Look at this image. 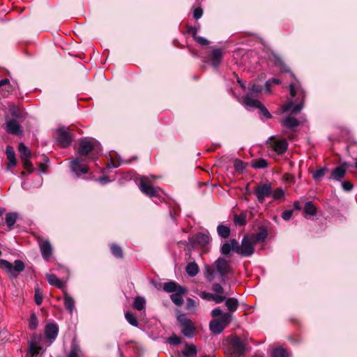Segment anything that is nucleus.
<instances>
[{"mask_svg":"<svg viewBox=\"0 0 357 357\" xmlns=\"http://www.w3.org/2000/svg\"><path fill=\"white\" fill-rule=\"evenodd\" d=\"M163 290L167 293H174L170 296V298L177 306H181L183 303V296L188 292L185 287L174 281L165 282Z\"/></svg>","mask_w":357,"mask_h":357,"instance_id":"2","label":"nucleus"},{"mask_svg":"<svg viewBox=\"0 0 357 357\" xmlns=\"http://www.w3.org/2000/svg\"><path fill=\"white\" fill-rule=\"evenodd\" d=\"M40 250L43 259L48 261L52 254V248L48 241H40L39 243Z\"/></svg>","mask_w":357,"mask_h":357,"instance_id":"22","label":"nucleus"},{"mask_svg":"<svg viewBox=\"0 0 357 357\" xmlns=\"http://www.w3.org/2000/svg\"><path fill=\"white\" fill-rule=\"evenodd\" d=\"M247 212L244 211L240 213V215L235 214L234 218V222L235 225L238 226H245L247 223Z\"/></svg>","mask_w":357,"mask_h":357,"instance_id":"38","label":"nucleus"},{"mask_svg":"<svg viewBox=\"0 0 357 357\" xmlns=\"http://www.w3.org/2000/svg\"><path fill=\"white\" fill-rule=\"evenodd\" d=\"M267 229L264 226H261L259 228V231L252 236V240L255 244L259 242H264L267 238Z\"/></svg>","mask_w":357,"mask_h":357,"instance_id":"27","label":"nucleus"},{"mask_svg":"<svg viewBox=\"0 0 357 357\" xmlns=\"http://www.w3.org/2000/svg\"><path fill=\"white\" fill-rule=\"evenodd\" d=\"M342 188L344 191L349 192L354 188L353 183L349 181H344L342 182Z\"/></svg>","mask_w":357,"mask_h":357,"instance_id":"53","label":"nucleus"},{"mask_svg":"<svg viewBox=\"0 0 357 357\" xmlns=\"http://www.w3.org/2000/svg\"><path fill=\"white\" fill-rule=\"evenodd\" d=\"M247 163L240 159H235L234 162V167L236 172H242L245 169Z\"/></svg>","mask_w":357,"mask_h":357,"instance_id":"44","label":"nucleus"},{"mask_svg":"<svg viewBox=\"0 0 357 357\" xmlns=\"http://www.w3.org/2000/svg\"><path fill=\"white\" fill-rule=\"evenodd\" d=\"M225 306L229 310V313H231L232 314V313L234 312L238 309L239 306V303L238 299L236 298H227L225 301Z\"/></svg>","mask_w":357,"mask_h":357,"instance_id":"31","label":"nucleus"},{"mask_svg":"<svg viewBox=\"0 0 357 357\" xmlns=\"http://www.w3.org/2000/svg\"><path fill=\"white\" fill-rule=\"evenodd\" d=\"M64 305L66 310L70 313L73 314V312L75 308V301L74 299L67 293L64 292Z\"/></svg>","mask_w":357,"mask_h":357,"instance_id":"33","label":"nucleus"},{"mask_svg":"<svg viewBox=\"0 0 357 357\" xmlns=\"http://www.w3.org/2000/svg\"><path fill=\"white\" fill-rule=\"evenodd\" d=\"M17 219V213H8L6 215L5 221L9 229H12Z\"/></svg>","mask_w":357,"mask_h":357,"instance_id":"37","label":"nucleus"},{"mask_svg":"<svg viewBox=\"0 0 357 357\" xmlns=\"http://www.w3.org/2000/svg\"><path fill=\"white\" fill-rule=\"evenodd\" d=\"M271 56L273 65L279 68L281 73H289L291 77H294V74L291 71L290 68L285 63L281 56L275 53H272Z\"/></svg>","mask_w":357,"mask_h":357,"instance_id":"17","label":"nucleus"},{"mask_svg":"<svg viewBox=\"0 0 357 357\" xmlns=\"http://www.w3.org/2000/svg\"><path fill=\"white\" fill-rule=\"evenodd\" d=\"M270 146L279 155L284 154L288 149V143L286 139H277L272 136L268 139Z\"/></svg>","mask_w":357,"mask_h":357,"instance_id":"13","label":"nucleus"},{"mask_svg":"<svg viewBox=\"0 0 357 357\" xmlns=\"http://www.w3.org/2000/svg\"><path fill=\"white\" fill-rule=\"evenodd\" d=\"M178 320L182 326L181 333L187 337H192L195 332V327L191 320L184 316L178 317Z\"/></svg>","mask_w":357,"mask_h":357,"instance_id":"12","label":"nucleus"},{"mask_svg":"<svg viewBox=\"0 0 357 357\" xmlns=\"http://www.w3.org/2000/svg\"><path fill=\"white\" fill-rule=\"evenodd\" d=\"M10 84V80L7 78L0 80V87Z\"/></svg>","mask_w":357,"mask_h":357,"instance_id":"64","label":"nucleus"},{"mask_svg":"<svg viewBox=\"0 0 357 357\" xmlns=\"http://www.w3.org/2000/svg\"><path fill=\"white\" fill-rule=\"evenodd\" d=\"M146 304V301L144 297L142 296H135V310H138L141 312L139 317L144 319L142 317L143 314H145V307Z\"/></svg>","mask_w":357,"mask_h":357,"instance_id":"28","label":"nucleus"},{"mask_svg":"<svg viewBox=\"0 0 357 357\" xmlns=\"http://www.w3.org/2000/svg\"><path fill=\"white\" fill-rule=\"evenodd\" d=\"M168 342L170 344L177 345L181 342V338L178 335L173 334L168 338Z\"/></svg>","mask_w":357,"mask_h":357,"instance_id":"50","label":"nucleus"},{"mask_svg":"<svg viewBox=\"0 0 357 357\" xmlns=\"http://www.w3.org/2000/svg\"><path fill=\"white\" fill-rule=\"evenodd\" d=\"M18 151L20 152V158L24 166V168L26 169L29 173H32L34 170L33 167V165L30 161V158L31 156V153L30 150L27 146L24 145L23 143H20L19 144Z\"/></svg>","mask_w":357,"mask_h":357,"instance_id":"7","label":"nucleus"},{"mask_svg":"<svg viewBox=\"0 0 357 357\" xmlns=\"http://www.w3.org/2000/svg\"><path fill=\"white\" fill-rule=\"evenodd\" d=\"M95 149L94 144L89 140L83 139L80 142L78 153L82 156L91 155L89 157L91 160H94L96 158L93 156V151Z\"/></svg>","mask_w":357,"mask_h":357,"instance_id":"14","label":"nucleus"},{"mask_svg":"<svg viewBox=\"0 0 357 357\" xmlns=\"http://www.w3.org/2000/svg\"><path fill=\"white\" fill-rule=\"evenodd\" d=\"M303 211L305 215H314L317 214V208L315 206L312 202L309 201L305 204Z\"/></svg>","mask_w":357,"mask_h":357,"instance_id":"36","label":"nucleus"},{"mask_svg":"<svg viewBox=\"0 0 357 357\" xmlns=\"http://www.w3.org/2000/svg\"><path fill=\"white\" fill-rule=\"evenodd\" d=\"M281 123L282 126L294 130L295 128L300 125V121L294 116H288L282 121Z\"/></svg>","mask_w":357,"mask_h":357,"instance_id":"25","label":"nucleus"},{"mask_svg":"<svg viewBox=\"0 0 357 357\" xmlns=\"http://www.w3.org/2000/svg\"><path fill=\"white\" fill-rule=\"evenodd\" d=\"M289 351L283 347L275 348L271 355V357H289Z\"/></svg>","mask_w":357,"mask_h":357,"instance_id":"41","label":"nucleus"},{"mask_svg":"<svg viewBox=\"0 0 357 357\" xmlns=\"http://www.w3.org/2000/svg\"><path fill=\"white\" fill-rule=\"evenodd\" d=\"M231 251V245L229 243H225L220 249V252L224 255H227Z\"/></svg>","mask_w":357,"mask_h":357,"instance_id":"51","label":"nucleus"},{"mask_svg":"<svg viewBox=\"0 0 357 357\" xmlns=\"http://www.w3.org/2000/svg\"><path fill=\"white\" fill-rule=\"evenodd\" d=\"M6 154L8 163L7 165V169H10L16 165L17 161L15 158V153L13 148L10 146H7L6 149Z\"/></svg>","mask_w":357,"mask_h":357,"instance_id":"24","label":"nucleus"},{"mask_svg":"<svg viewBox=\"0 0 357 357\" xmlns=\"http://www.w3.org/2000/svg\"><path fill=\"white\" fill-rule=\"evenodd\" d=\"M38 325V321L37 317L36 316V314L34 313H32L30 316V319H29V328L31 330H34L37 328Z\"/></svg>","mask_w":357,"mask_h":357,"instance_id":"47","label":"nucleus"},{"mask_svg":"<svg viewBox=\"0 0 357 357\" xmlns=\"http://www.w3.org/2000/svg\"><path fill=\"white\" fill-rule=\"evenodd\" d=\"M289 93L291 96L294 97L296 94V88L294 84L291 83L289 85Z\"/></svg>","mask_w":357,"mask_h":357,"instance_id":"62","label":"nucleus"},{"mask_svg":"<svg viewBox=\"0 0 357 357\" xmlns=\"http://www.w3.org/2000/svg\"><path fill=\"white\" fill-rule=\"evenodd\" d=\"M199 296L204 300H206L208 301H213V294L211 293H208L206 291H201L199 294Z\"/></svg>","mask_w":357,"mask_h":357,"instance_id":"55","label":"nucleus"},{"mask_svg":"<svg viewBox=\"0 0 357 357\" xmlns=\"http://www.w3.org/2000/svg\"><path fill=\"white\" fill-rule=\"evenodd\" d=\"M249 90L253 93H259L262 91V86L257 84H252Z\"/></svg>","mask_w":357,"mask_h":357,"instance_id":"54","label":"nucleus"},{"mask_svg":"<svg viewBox=\"0 0 357 357\" xmlns=\"http://www.w3.org/2000/svg\"><path fill=\"white\" fill-rule=\"evenodd\" d=\"M232 271L230 261L220 257L211 265L204 266V274L206 280L210 282L214 280L215 274H218L220 282L225 284L227 280V275Z\"/></svg>","mask_w":357,"mask_h":357,"instance_id":"1","label":"nucleus"},{"mask_svg":"<svg viewBox=\"0 0 357 357\" xmlns=\"http://www.w3.org/2000/svg\"><path fill=\"white\" fill-rule=\"evenodd\" d=\"M210 242V236L203 233L197 234L192 239L190 243L199 247H205Z\"/></svg>","mask_w":357,"mask_h":357,"instance_id":"20","label":"nucleus"},{"mask_svg":"<svg viewBox=\"0 0 357 357\" xmlns=\"http://www.w3.org/2000/svg\"><path fill=\"white\" fill-rule=\"evenodd\" d=\"M203 15V9L201 7L196 8L193 11V17L198 20L202 17Z\"/></svg>","mask_w":357,"mask_h":357,"instance_id":"58","label":"nucleus"},{"mask_svg":"<svg viewBox=\"0 0 357 357\" xmlns=\"http://www.w3.org/2000/svg\"><path fill=\"white\" fill-rule=\"evenodd\" d=\"M221 294H213V301L215 303H221L224 301H226L227 298L225 296L220 295Z\"/></svg>","mask_w":357,"mask_h":357,"instance_id":"57","label":"nucleus"},{"mask_svg":"<svg viewBox=\"0 0 357 357\" xmlns=\"http://www.w3.org/2000/svg\"><path fill=\"white\" fill-rule=\"evenodd\" d=\"M40 339V336H33L32 337L29 343V351L27 354V356L35 357L42 351L43 348L39 344Z\"/></svg>","mask_w":357,"mask_h":357,"instance_id":"18","label":"nucleus"},{"mask_svg":"<svg viewBox=\"0 0 357 357\" xmlns=\"http://www.w3.org/2000/svg\"><path fill=\"white\" fill-rule=\"evenodd\" d=\"M218 235L222 238H227L230 235V228L223 225H219L217 227Z\"/></svg>","mask_w":357,"mask_h":357,"instance_id":"40","label":"nucleus"},{"mask_svg":"<svg viewBox=\"0 0 357 357\" xmlns=\"http://www.w3.org/2000/svg\"><path fill=\"white\" fill-rule=\"evenodd\" d=\"M110 250L112 255L117 259L123 258V250L120 246L115 243L110 245Z\"/></svg>","mask_w":357,"mask_h":357,"instance_id":"43","label":"nucleus"},{"mask_svg":"<svg viewBox=\"0 0 357 357\" xmlns=\"http://www.w3.org/2000/svg\"><path fill=\"white\" fill-rule=\"evenodd\" d=\"M6 130L7 132L12 135H20L22 133L19 122L16 119H10L6 121Z\"/></svg>","mask_w":357,"mask_h":357,"instance_id":"23","label":"nucleus"},{"mask_svg":"<svg viewBox=\"0 0 357 357\" xmlns=\"http://www.w3.org/2000/svg\"><path fill=\"white\" fill-rule=\"evenodd\" d=\"M138 186L140 191L146 197L151 199L157 198L160 200V188H154L147 177L141 176Z\"/></svg>","mask_w":357,"mask_h":357,"instance_id":"3","label":"nucleus"},{"mask_svg":"<svg viewBox=\"0 0 357 357\" xmlns=\"http://www.w3.org/2000/svg\"><path fill=\"white\" fill-rule=\"evenodd\" d=\"M59 332V327L56 324H48L45 326V333L50 340H54Z\"/></svg>","mask_w":357,"mask_h":357,"instance_id":"26","label":"nucleus"},{"mask_svg":"<svg viewBox=\"0 0 357 357\" xmlns=\"http://www.w3.org/2000/svg\"><path fill=\"white\" fill-rule=\"evenodd\" d=\"M293 211V210H286L283 211L281 215L282 219L285 221L289 220L292 217Z\"/></svg>","mask_w":357,"mask_h":357,"instance_id":"56","label":"nucleus"},{"mask_svg":"<svg viewBox=\"0 0 357 357\" xmlns=\"http://www.w3.org/2000/svg\"><path fill=\"white\" fill-rule=\"evenodd\" d=\"M211 290L216 294H223L224 289L219 283L215 282L212 284Z\"/></svg>","mask_w":357,"mask_h":357,"instance_id":"52","label":"nucleus"},{"mask_svg":"<svg viewBox=\"0 0 357 357\" xmlns=\"http://www.w3.org/2000/svg\"><path fill=\"white\" fill-rule=\"evenodd\" d=\"M211 315L216 320H218L225 328L232 320V314L229 312H223L220 307L213 309L211 312Z\"/></svg>","mask_w":357,"mask_h":357,"instance_id":"11","label":"nucleus"},{"mask_svg":"<svg viewBox=\"0 0 357 357\" xmlns=\"http://www.w3.org/2000/svg\"><path fill=\"white\" fill-rule=\"evenodd\" d=\"M243 102L247 106L258 108L261 114L266 119L272 118V115L267 108L259 100L252 98L250 95H246L244 97Z\"/></svg>","mask_w":357,"mask_h":357,"instance_id":"9","label":"nucleus"},{"mask_svg":"<svg viewBox=\"0 0 357 357\" xmlns=\"http://www.w3.org/2000/svg\"><path fill=\"white\" fill-rule=\"evenodd\" d=\"M245 343L237 335H234L230 337L229 340V350L231 354L235 357L244 356L245 352Z\"/></svg>","mask_w":357,"mask_h":357,"instance_id":"6","label":"nucleus"},{"mask_svg":"<svg viewBox=\"0 0 357 357\" xmlns=\"http://www.w3.org/2000/svg\"><path fill=\"white\" fill-rule=\"evenodd\" d=\"M284 191L282 188H276L274 191L273 190L272 196L275 200L281 199L284 197Z\"/></svg>","mask_w":357,"mask_h":357,"instance_id":"46","label":"nucleus"},{"mask_svg":"<svg viewBox=\"0 0 357 357\" xmlns=\"http://www.w3.org/2000/svg\"><path fill=\"white\" fill-rule=\"evenodd\" d=\"M67 357H84L82 351L75 341L72 342L70 349Z\"/></svg>","mask_w":357,"mask_h":357,"instance_id":"32","label":"nucleus"},{"mask_svg":"<svg viewBox=\"0 0 357 357\" xmlns=\"http://www.w3.org/2000/svg\"><path fill=\"white\" fill-rule=\"evenodd\" d=\"M0 268L5 270L10 276L17 278L20 273L25 268L24 262L17 259L14 261V266L6 259H0Z\"/></svg>","mask_w":357,"mask_h":357,"instance_id":"4","label":"nucleus"},{"mask_svg":"<svg viewBox=\"0 0 357 357\" xmlns=\"http://www.w3.org/2000/svg\"><path fill=\"white\" fill-rule=\"evenodd\" d=\"M281 81L278 78H272L268 79L265 83V89L267 92H271V87L273 84H280Z\"/></svg>","mask_w":357,"mask_h":357,"instance_id":"45","label":"nucleus"},{"mask_svg":"<svg viewBox=\"0 0 357 357\" xmlns=\"http://www.w3.org/2000/svg\"><path fill=\"white\" fill-rule=\"evenodd\" d=\"M69 130L68 128L62 127L56 132V142L62 148L69 146L73 141V136Z\"/></svg>","mask_w":357,"mask_h":357,"instance_id":"8","label":"nucleus"},{"mask_svg":"<svg viewBox=\"0 0 357 357\" xmlns=\"http://www.w3.org/2000/svg\"><path fill=\"white\" fill-rule=\"evenodd\" d=\"M127 321L132 326H134V314L130 312H126L125 314Z\"/></svg>","mask_w":357,"mask_h":357,"instance_id":"61","label":"nucleus"},{"mask_svg":"<svg viewBox=\"0 0 357 357\" xmlns=\"http://www.w3.org/2000/svg\"><path fill=\"white\" fill-rule=\"evenodd\" d=\"M197 349L195 344H185L183 350L181 351V354L184 357H196Z\"/></svg>","mask_w":357,"mask_h":357,"instance_id":"29","label":"nucleus"},{"mask_svg":"<svg viewBox=\"0 0 357 357\" xmlns=\"http://www.w3.org/2000/svg\"><path fill=\"white\" fill-rule=\"evenodd\" d=\"M46 279L51 285L58 288L63 287V282L54 274H47Z\"/></svg>","mask_w":357,"mask_h":357,"instance_id":"39","label":"nucleus"},{"mask_svg":"<svg viewBox=\"0 0 357 357\" xmlns=\"http://www.w3.org/2000/svg\"><path fill=\"white\" fill-rule=\"evenodd\" d=\"M347 170V164L346 162L342 163L340 165L335 167L331 172L328 177L329 180L335 181H340L344 178Z\"/></svg>","mask_w":357,"mask_h":357,"instance_id":"16","label":"nucleus"},{"mask_svg":"<svg viewBox=\"0 0 357 357\" xmlns=\"http://www.w3.org/2000/svg\"><path fill=\"white\" fill-rule=\"evenodd\" d=\"M328 171L326 167H321L319 169H317L312 173V178L315 181H321L325 175V174Z\"/></svg>","mask_w":357,"mask_h":357,"instance_id":"42","label":"nucleus"},{"mask_svg":"<svg viewBox=\"0 0 357 357\" xmlns=\"http://www.w3.org/2000/svg\"><path fill=\"white\" fill-rule=\"evenodd\" d=\"M34 298H35V302H36V305H40L42 304V303H43V294H42V292L40 291V290L39 289H35Z\"/></svg>","mask_w":357,"mask_h":357,"instance_id":"49","label":"nucleus"},{"mask_svg":"<svg viewBox=\"0 0 357 357\" xmlns=\"http://www.w3.org/2000/svg\"><path fill=\"white\" fill-rule=\"evenodd\" d=\"M253 241L245 236L241 241L240 255L243 257H250L255 252Z\"/></svg>","mask_w":357,"mask_h":357,"instance_id":"15","label":"nucleus"},{"mask_svg":"<svg viewBox=\"0 0 357 357\" xmlns=\"http://www.w3.org/2000/svg\"><path fill=\"white\" fill-rule=\"evenodd\" d=\"M231 250L234 251L235 252L240 254V250H241V245H239L238 242L236 239H231L230 243Z\"/></svg>","mask_w":357,"mask_h":357,"instance_id":"48","label":"nucleus"},{"mask_svg":"<svg viewBox=\"0 0 357 357\" xmlns=\"http://www.w3.org/2000/svg\"><path fill=\"white\" fill-rule=\"evenodd\" d=\"M195 40L197 41V43H198L199 45H203V46H206V45H208L209 44V41L202 37V36H198L195 39Z\"/></svg>","mask_w":357,"mask_h":357,"instance_id":"60","label":"nucleus"},{"mask_svg":"<svg viewBox=\"0 0 357 357\" xmlns=\"http://www.w3.org/2000/svg\"><path fill=\"white\" fill-rule=\"evenodd\" d=\"M223 58V52L220 48H213L208 59L214 69H217L221 63Z\"/></svg>","mask_w":357,"mask_h":357,"instance_id":"19","label":"nucleus"},{"mask_svg":"<svg viewBox=\"0 0 357 357\" xmlns=\"http://www.w3.org/2000/svg\"><path fill=\"white\" fill-rule=\"evenodd\" d=\"M187 33L191 34L194 39H195L197 37V29L196 27L187 26Z\"/></svg>","mask_w":357,"mask_h":357,"instance_id":"59","label":"nucleus"},{"mask_svg":"<svg viewBox=\"0 0 357 357\" xmlns=\"http://www.w3.org/2000/svg\"><path fill=\"white\" fill-rule=\"evenodd\" d=\"M185 271L189 276L194 277L199 272V266L195 261L190 262L185 268Z\"/></svg>","mask_w":357,"mask_h":357,"instance_id":"35","label":"nucleus"},{"mask_svg":"<svg viewBox=\"0 0 357 357\" xmlns=\"http://www.w3.org/2000/svg\"><path fill=\"white\" fill-rule=\"evenodd\" d=\"M305 95H303L302 100L297 105H294L293 102H289L282 107V111L287 112L291 111L292 114H297L303 107Z\"/></svg>","mask_w":357,"mask_h":357,"instance_id":"21","label":"nucleus"},{"mask_svg":"<svg viewBox=\"0 0 357 357\" xmlns=\"http://www.w3.org/2000/svg\"><path fill=\"white\" fill-rule=\"evenodd\" d=\"M84 162L85 160L79 158H75L70 161V167L71 171L78 177L82 174H86L89 171V167Z\"/></svg>","mask_w":357,"mask_h":357,"instance_id":"10","label":"nucleus"},{"mask_svg":"<svg viewBox=\"0 0 357 357\" xmlns=\"http://www.w3.org/2000/svg\"><path fill=\"white\" fill-rule=\"evenodd\" d=\"M209 328L214 334H220L225 328V326L220 323L218 320L215 318L209 323Z\"/></svg>","mask_w":357,"mask_h":357,"instance_id":"30","label":"nucleus"},{"mask_svg":"<svg viewBox=\"0 0 357 357\" xmlns=\"http://www.w3.org/2000/svg\"><path fill=\"white\" fill-rule=\"evenodd\" d=\"M250 166L255 169H265L268 167V163L264 158H260L258 159L252 160L250 163Z\"/></svg>","mask_w":357,"mask_h":357,"instance_id":"34","label":"nucleus"},{"mask_svg":"<svg viewBox=\"0 0 357 357\" xmlns=\"http://www.w3.org/2000/svg\"><path fill=\"white\" fill-rule=\"evenodd\" d=\"M254 192L257 197L258 202L263 204L265 199L271 196L273 193L272 184L269 181L266 183H260L254 188Z\"/></svg>","mask_w":357,"mask_h":357,"instance_id":"5","label":"nucleus"},{"mask_svg":"<svg viewBox=\"0 0 357 357\" xmlns=\"http://www.w3.org/2000/svg\"><path fill=\"white\" fill-rule=\"evenodd\" d=\"M187 306H188V307H195L196 302L193 299L188 298L187 299Z\"/></svg>","mask_w":357,"mask_h":357,"instance_id":"63","label":"nucleus"}]
</instances>
